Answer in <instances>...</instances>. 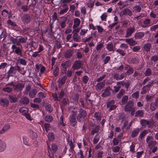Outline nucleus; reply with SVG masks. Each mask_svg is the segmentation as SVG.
I'll return each instance as SVG.
<instances>
[{"label": "nucleus", "mask_w": 158, "mask_h": 158, "mask_svg": "<svg viewBox=\"0 0 158 158\" xmlns=\"http://www.w3.org/2000/svg\"><path fill=\"white\" fill-rule=\"evenodd\" d=\"M23 142L24 144L26 145H29L28 139L26 136H23Z\"/></svg>", "instance_id": "nucleus-62"}, {"label": "nucleus", "mask_w": 158, "mask_h": 158, "mask_svg": "<svg viewBox=\"0 0 158 158\" xmlns=\"http://www.w3.org/2000/svg\"><path fill=\"white\" fill-rule=\"evenodd\" d=\"M151 47V44L150 43L145 44L143 46L144 49L147 52L150 51Z\"/></svg>", "instance_id": "nucleus-33"}, {"label": "nucleus", "mask_w": 158, "mask_h": 158, "mask_svg": "<svg viewBox=\"0 0 158 158\" xmlns=\"http://www.w3.org/2000/svg\"><path fill=\"white\" fill-rule=\"evenodd\" d=\"M115 102L114 100H112L107 102L106 107L107 108H109V111L113 110L116 108V105H114Z\"/></svg>", "instance_id": "nucleus-9"}, {"label": "nucleus", "mask_w": 158, "mask_h": 158, "mask_svg": "<svg viewBox=\"0 0 158 158\" xmlns=\"http://www.w3.org/2000/svg\"><path fill=\"white\" fill-rule=\"evenodd\" d=\"M150 90V89L148 88L146 86H144L142 88V90L140 92L141 94H145L148 92Z\"/></svg>", "instance_id": "nucleus-40"}, {"label": "nucleus", "mask_w": 158, "mask_h": 158, "mask_svg": "<svg viewBox=\"0 0 158 158\" xmlns=\"http://www.w3.org/2000/svg\"><path fill=\"white\" fill-rule=\"evenodd\" d=\"M72 112L74 113L70 116L69 120L71 125L73 127H74L77 124V123L76 118L77 113L73 111H72Z\"/></svg>", "instance_id": "nucleus-6"}, {"label": "nucleus", "mask_w": 158, "mask_h": 158, "mask_svg": "<svg viewBox=\"0 0 158 158\" xmlns=\"http://www.w3.org/2000/svg\"><path fill=\"white\" fill-rule=\"evenodd\" d=\"M73 40L76 42H80L81 40L80 36L76 33H74L73 36Z\"/></svg>", "instance_id": "nucleus-26"}, {"label": "nucleus", "mask_w": 158, "mask_h": 158, "mask_svg": "<svg viewBox=\"0 0 158 158\" xmlns=\"http://www.w3.org/2000/svg\"><path fill=\"white\" fill-rule=\"evenodd\" d=\"M48 137L50 141H53L55 139V135L52 132H49L48 135Z\"/></svg>", "instance_id": "nucleus-35"}, {"label": "nucleus", "mask_w": 158, "mask_h": 158, "mask_svg": "<svg viewBox=\"0 0 158 158\" xmlns=\"http://www.w3.org/2000/svg\"><path fill=\"white\" fill-rule=\"evenodd\" d=\"M16 70L17 69H16L15 67L11 66L7 72V74H6V78L8 79L10 77L14 76L16 73Z\"/></svg>", "instance_id": "nucleus-7"}, {"label": "nucleus", "mask_w": 158, "mask_h": 158, "mask_svg": "<svg viewBox=\"0 0 158 158\" xmlns=\"http://www.w3.org/2000/svg\"><path fill=\"white\" fill-rule=\"evenodd\" d=\"M29 132L30 133L32 139H37V135L33 130L30 129L29 130Z\"/></svg>", "instance_id": "nucleus-36"}, {"label": "nucleus", "mask_w": 158, "mask_h": 158, "mask_svg": "<svg viewBox=\"0 0 158 158\" xmlns=\"http://www.w3.org/2000/svg\"><path fill=\"white\" fill-rule=\"evenodd\" d=\"M67 78V76H64L62 77L60 80L59 81V86L61 87L63 85H64L65 83V81Z\"/></svg>", "instance_id": "nucleus-29"}, {"label": "nucleus", "mask_w": 158, "mask_h": 158, "mask_svg": "<svg viewBox=\"0 0 158 158\" xmlns=\"http://www.w3.org/2000/svg\"><path fill=\"white\" fill-rule=\"evenodd\" d=\"M125 69L127 70L126 73L128 75L131 74L133 73L134 69L129 65H126L125 67Z\"/></svg>", "instance_id": "nucleus-15"}, {"label": "nucleus", "mask_w": 158, "mask_h": 158, "mask_svg": "<svg viewBox=\"0 0 158 158\" xmlns=\"http://www.w3.org/2000/svg\"><path fill=\"white\" fill-rule=\"evenodd\" d=\"M158 98L154 102L152 103L150 105V109L152 111L155 110L158 106Z\"/></svg>", "instance_id": "nucleus-17"}, {"label": "nucleus", "mask_w": 158, "mask_h": 158, "mask_svg": "<svg viewBox=\"0 0 158 158\" xmlns=\"http://www.w3.org/2000/svg\"><path fill=\"white\" fill-rule=\"evenodd\" d=\"M145 34L143 32H139L136 33L134 35V37L136 39H139L143 37Z\"/></svg>", "instance_id": "nucleus-22"}, {"label": "nucleus", "mask_w": 158, "mask_h": 158, "mask_svg": "<svg viewBox=\"0 0 158 158\" xmlns=\"http://www.w3.org/2000/svg\"><path fill=\"white\" fill-rule=\"evenodd\" d=\"M147 131L144 130L140 133L139 135V138L140 139H142L148 133Z\"/></svg>", "instance_id": "nucleus-57"}, {"label": "nucleus", "mask_w": 158, "mask_h": 158, "mask_svg": "<svg viewBox=\"0 0 158 158\" xmlns=\"http://www.w3.org/2000/svg\"><path fill=\"white\" fill-rule=\"evenodd\" d=\"M44 127L46 131L48 132L50 128H51V126L48 123H45L44 124Z\"/></svg>", "instance_id": "nucleus-64"}, {"label": "nucleus", "mask_w": 158, "mask_h": 158, "mask_svg": "<svg viewBox=\"0 0 158 158\" xmlns=\"http://www.w3.org/2000/svg\"><path fill=\"white\" fill-rule=\"evenodd\" d=\"M21 9L24 12L27 11L29 10V8L27 5H23L21 6Z\"/></svg>", "instance_id": "nucleus-61"}, {"label": "nucleus", "mask_w": 158, "mask_h": 158, "mask_svg": "<svg viewBox=\"0 0 158 158\" xmlns=\"http://www.w3.org/2000/svg\"><path fill=\"white\" fill-rule=\"evenodd\" d=\"M152 71L149 68H147L144 73L145 76H149L152 74Z\"/></svg>", "instance_id": "nucleus-49"}, {"label": "nucleus", "mask_w": 158, "mask_h": 158, "mask_svg": "<svg viewBox=\"0 0 158 158\" xmlns=\"http://www.w3.org/2000/svg\"><path fill=\"white\" fill-rule=\"evenodd\" d=\"M153 139V137L152 136H148L146 139V142L150 149H152L157 143V142Z\"/></svg>", "instance_id": "nucleus-3"}, {"label": "nucleus", "mask_w": 158, "mask_h": 158, "mask_svg": "<svg viewBox=\"0 0 158 158\" xmlns=\"http://www.w3.org/2000/svg\"><path fill=\"white\" fill-rule=\"evenodd\" d=\"M44 120L45 121L50 123L53 120V118L51 115H47L45 117Z\"/></svg>", "instance_id": "nucleus-47"}, {"label": "nucleus", "mask_w": 158, "mask_h": 158, "mask_svg": "<svg viewBox=\"0 0 158 158\" xmlns=\"http://www.w3.org/2000/svg\"><path fill=\"white\" fill-rule=\"evenodd\" d=\"M17 70L21 74L24 75L26 73V71L24 70V68H21L19 66H16Z\"/></svg>", "instance_id": "nucleus-34"}, {"label": "nucleus", "mask_w": 158, "mask_h": 158, "mask_svg": "<svg viewBox=\"0 0 158 158\" xmlns=\"http://www.w3.org/2000/svg\"><path fill=\"white\" fill-rule=\"evenodd\" d=\"M11 49L13 50V52H14L16 54L21 56H22V50L19 47L13 44L12 46Z\"/></svg>", "instance_id": "nucleus-8"}, {"label": "nucleus", "mask_w": 158, "mask_h": 158, "mask_svg": "<svg viewBox=\"0 0 158 158\" xmlns=\"http://www.w3.org/2000/svg\"><path fill=\"white\" fill-rule=\"evenodd\" d=\"M82 61L80 60H76L72 65V68L74 69H78L81 68L83 65Z\"/></svg>", "instance_id": "nucleus-10"}, {"label": "nucleus", "mask_w": 158, "mask_h": 158, "mask_svg": "<svg viewBox=\"0 0 158 158\" xmlns=\"http://www.w3.org/2000/svg\"><path fill=\"white\" fill-rule=\"evenodd\" d=\"M6 148V144L0 139V152H3Z\"/></svg>", "instance_id": "nucleus-28"}, {"label": "nucleus", "mask_w": 158, "mask_h": 158, "mask_svg": "<svg viewBox=\"0 0 158 158\" xmlns=\"http://www.w3.org/2000/svg\"><path fill=\"white\" fill-rule=\"evenodd\" d=\"M2 90L5 93L7 92L8 93H10L13 91V89L10 87H6L3 88L2 89Z\"/></svg>", "instance_id": "nucleus-38"}, {"label": "nucleus", "mask_w": 158, "mask_h": 158, "mask_svg": "<svg viewBox=\"0 0 158 158\" xmlns=\"http://www.w3.org/2000/svg\"><path fill=\"white\" fill-rule=\"evenodd\" d=\"M125 92V90L123 89H120L119 92L117 95V98L118 99L121 98L122 96L124 94Z\"/></svg>", "instance_id": "nucleus-42"}, {"label": "nucleus", "mask_w": 158, "mask_h": 158, "mask_svg": "<svg viewBox=\"0 0 158 158\" xmlns=\"http://www.w3.org/2000/svg\"><path fill=\"white\" fill-rule=\"evenodd\" d=\"M79 95L78 94H75L73 96V99H74L73 102L76 104H77L78 102V99L79 98Z\"/></svg>", "instance_id": "nucleus-52"}, {"label": "nucleus", "mask_w": 158, "mask_h": 158, "mask_svg": "<svg viewBox=\"0 0 158 158\" xmlns=\"http://www.w3.org/2000/svg\"><path fill=\"white\" fill-rule=\"evenodd\" d=\"M151 19H146L143 22L144 25H141L142 27L144 28L150 26L151 23Z\"/></svg>", "instance_id": "nucleus-25"}, {"label": "nucleus", "mask_w": 158, "mask_h": 158, "mask_svg": "<svg viewBox=\"0 0 158 158\" xmlns=\"http://www.w3.org/2000/svg\"><path fill=\"white\" fill-rule=\"evenodd\" d=\"M124 109L125 112L131 113V116H133L135 112V108L134 107L133 102L131 100L129 101L125 106Z\"/></svg>", "instance_id": "nucleus-1"}, {"label": "nucleus", "mask_w": 158, "mask_h": 158, "mask_svg": "<svg viewBox=\"0 0 158 158\" xmlns=\"http://www.w3.org/2000/svg\"><path fill=\"white\" fill-rule=\"evenodd\" d=\"M100 129V126L98 125H97L94 129L91 132V134L92 135H94L95 133H97Z\"/></svg>", "instance_id": "nucleus-41"}, {"label": "nucleus", "mask_w": 158, "mask_h": 158, "mask_svg": "<svg viewBox=\"0 0 158 158\" xmlns=\"http://www.w3.org/2000/svg\"><path fill=\"white\" fill-rule=\"evenodd\" d=\"M81 80L84 84H87L89 80V77L86 76H85L81 78Z\"/></svg>", "instance_id": "nucleus-56"}, {"label": "nucleus", "mask_w": 158, "mask_h": 158, "mask_svg": "<svg viewBox=\"0 0 158 158\" xmlns=\"http://www.w3.org/2000/svg\"><path fill=\"white\" fill-rule=\"evenodd\" d=\"M139 96V92L138 91H137L134 93L132 95L131 97L135 99H138Z\"/></svg>", "instance_id": "nucleus-53"}, {"label": "nucleus", "mask_w": 158, "mask_h": 158, "mask_svg": "<svg viewBox=\"0 0 158 158\" xmlns=\"http://www.w3.org/2000/svg\"><path fill=\"white\" fill-rule=\"evenodd\" d=\"M106 48L109 52H114L115 51V46L113 44L110 43L106 44Z\"/></svg>", "instance_id": "nucleus-20"}, {"label": "nucleus", "mask_w": 158, "mask_h": 158, "mask_svg": "<svg viewBox=\"0 0 158 158\" xmlns=\"http://www.w3.org/2000/svg\"><path fill=\"white\" fill-rule=\"evenodd\" d=\"M135 117H142L144 114V111L143 110H138L135 112Z\"/></svg>", "instance_id": "nucleus-24"}, {"label": "nucleus", "mask_w": 158, "mask_h": 158, "mask_svg": "<svg viewBox=\"0 0 158 158\" xmlns=\"http://www.w3.org/2000/svg\"><path fill=\"white\" fill-rule=\"evenodd\" d=\"M87 115L86 111L81 108L78 110V114L77 116V120L79 122H83L85 120V117Z\"/></svg>", "instance_id": "nucleus-2"}, {"label": "nucleus", "mask_w": 158, "mask_h": 158, "mask_svg": "<svg viewBox=\"0 0 158 158\" xmlns=\"http://www.w3.org/2000/svg\"><path fill=\"white\" fill-rule=\"evenodd\" d=\"M69 65V61H67L62 63L61 64V66L65 70H66L67 68Z\"/></svg>", "instance_id": "nucleus-39"}, {"label": "nucleus", "mask_w": 158, "mask_h": 158, "mask_svg": "<svg viewBox=\"0 0 158 158\" xmlns=\"http://www.w3.org/2000/svg\"><path fill=\"white\" fill-rule=\"evenodd\" d=\"M85 102L87 103V105L92 107L93 106L92 102L93 101L89 99V98H85Z\"/></svg>", "instance_id": "nucleus-60"}, {"label": "nucleus", "mask_w": 158, "mask_h": 158, "mask_svg": "<svg viewBox=\"0 0 158 158\" xmlns=\"http://www.w3.org/2000/svg\"><path fill=\"white\" fill-rule=\"evenodd\" d=\"M110 87L109 86L104 90V92L102 94V96L103 97H108L110 95Z\"/></svg>", "instance_id": "nucleus-19"}, {"label": "nucleus", "mask_w": 158, "mask_h": 158, "mask_svg": "<svg viewBox=\"0 0 158 158\" xmlns=\"http://www.w3.org/2000/svg\"><path fill=\"white\" fill-rule=\"evenodd\" d=\"M105 81H104L101 82L97 84L95 86V89L97 91H100L105 86Z\"/></svg>", "instance_id": "nucleus-16"}, {"label": "nucleus", "mask_w": 158, "mask_h": 158, "mask_svg": "<svg viewBox=\"0 0 158 158\" xmlns=\"http://www.w3.org/2000/svg\"><path fill=\"white\" fill-rule=\"evenodd\" d=\"M62 7H64V8L60 11L59 14L60 15H62L66 13L69 9V7L66 4H64Z\"/></svg>", "instance_id": "nucleus-30"}, {"label": "nucleus", "mask_w": 158, "mask_h": 158, "mask_svg": "<svg viewBox=\"0 0 158 158\" xmlns=\"http://www.w3.org/2000/svg\"><path fill=\"white\" fill-rule=\"evenodd\" d=\"M135 31V28L134 27H131L127 28L126 31V34L125 37L126 38H128L130 37Z\"/></svg>", "instance_id": "nucleus-12"}, {"label": "nucleus", "mask_w": 158, "mask_h": 158, "mask_svg": "<svg viewBox=\"0 0 158 158\" xmlns=\"http://www.w3.org/2000/svg\"><path fill=\"white\" fill-rule=\"evenodd\" d=\"M116 51L122 56H124L126 54V52L124 51L119 48L117 49Z\"/></svg>", "instance_id": "nucleus-54"}, {"label": "nucleus", "mask_w": 158, "mask_h": 158, "mask_svg": "<svg viewBox=\"0 0 158 158\" xmlns=\"http://www.w3.org/2000/svg\"><path fill=\"white\" fill-rule=\"evenodd\" d=\"M37 93L36 89H32L29 93V96L30 98H33L35 97V95Z\"/></svg>", "instance_id": "nucleus-32"}, {"label": "nucleus", "mask_w": 158, "mask_h": 158, "mask_svg": "<svg viewBox=\"0 0 158 158\" xmlns=\"http://www.w3.org/2000/svg\"><path fill=\"white\" fill-rule=\"evenodd\" d=\"M120 150V147L119 146H116L112 148V150L113 152L117 153L119 152Z\"/></svg>", "instance_id": "nucleus-58"}, {"label": "nucleus", "mask_w": 158, "mask_h": 158, "mask_svg": "<svg viewBox=\"0 0 158 158\" xmlns=\"http://www.w3.org/2000/svg\"><path fill=\"white\" fill-rule=\"evenodd\" d=\"M130 61L132 64H136L139 63V60L138 58L133 57L131 58Z\"/></svg>", "instance_id": "nucleus-55"}, {"label": "nucleus", "mask_w": 158, "mask_h": 158, "mask_svg": "<svg viewBox=\"0 0 158 158\" xmlns=\"http://www.w3.org/2000/svg\"><path fill=\"white\" fill-rule=\"evenodd\" d=\"M22 102L24 104H27L29 102V99L26 97H24L22 99Z\"/></svg>", "instance_id": "nucleus-51"}, {"label": "nucleus", "mask_w": 158, "mask_h": 158, "mask_svg": "<svg viewBox=\"0 0 158 158\" xmlns=\"http://www.w3.org/2000/svg\"><path fill=\"white\" fill-rule=\"evenodd\" d=\"M45 109L49 113H51L53 110V107L51 105L48 104L46 106Z\"/></svg>", "instance_id": "nucleus-46"}, {"label": "nucleus", "mask_w": 158, "mask_h": 158, "mask_svg": "<svg viewBox=\"0 0 158 158\" xmlns=\"http://www.w3.org/2000/svg\"><path fill=\"white\" fill-rule=\"evenodd\" d=\"M140 123L143 127H145L148 125V127L150 128L153 125L154 122L152 120H148L143 119L140 120Z\"/></svg>", "instance_id": "nucleus-4"}, {"label": "nucleus", "mask_w": 158, "mask_h": 158, "mask_svg": "<svg viewBox=\"0 0 158 158\" xmlns=\"http://www.w3.org/2000/svg\"><path fill=\"white\" fill-rule=\"evenodd\" d=\"M124 40L131 46H134L137 44V42L134 40L133 38L126 39Z\"/></svg>", "instance_id": "nucleus-18"}, {"label": "nucleus", "mask_w": 158, "mask_h": 158, "mask_svg": "<svg viewBox=\"0 0 158 158\" xmlns=\"http://www.w3.org/2000/svg\"><path fill=\"white\" fill-rule=\"evenodd\" d=\"M31 89V86L30 85H27L26 88V89L23 93L24 94L27 95V94L28 92Z\"/></svg>", "instance_id": "nucleus-63"}, {"label": "nucleus", "mask_w": 158, "mask_h": 158, "mask_svg": "<svg viewBox=\"0 0 158 158\" xmlns=\"http://www.w3.org/2000/svg\"><path fill=\"white\" fill-rule=\"evenodd\" d=\"M123 15H127L130 16L132 15V11L128 8H126L123 9L121 12Z\"/></svg>", "instance_id": "nucleus-14"}, {"label": "nucleus", "mask_w": 158, "mask_h": 158, "mask_svg": "<svg viewBox=\"0 0 158 158\" xmlns=\"http://www.w3.org/2000/svg\"><path fill=\"white\" fill-rule=\"evenodd\" d=\"M73 52L70 50H67L64 54V56L65 58H70L72 56Z\"/></svg>", "instance_id": "nucleus-31"}, {"label": "nucleus", "mask_w": 158, "mask_h": 158, "mask_svg": "<svg viewBox=\"0 0 158 158\" xmlns=\"http://www.w3.org/2000/svg\"><path fill=\"white\" fill-rule=\"evenodd\" d=\"M81 21L78 18H76L74 19V24L73 26V28L75 29L78 27L80 24Z\"/></svg>", "instance_id": "nucleus-23"}, {"label": "nucleus", "mask_w": 158, "mask_h": 158, "mask_svg": "<svg viewBox=\"0 0 158 158\" xmlns=\"http://www.w3.org/2000/svg\"><path fill=\"white\" fill-rule=\"evenodd\" d=\"M128 100V97L127 95L124 96L122 99V104L124 105L127 103Z\"/></svg>", "instance_id": "nucleus-50"}, {"label": "nucleus", "mask_w": 158, "mask_h": 158, "mask_svg": "<svg viewBox=\"0 0 158 158\" xmlns=\"http://www.w3.org/2000/svg\"><path fill=\"white\" fill-rule=\"evenodd\" d=\"M25 83L23 82H18L14 85V90L15 92H19L23 90L24 87Z\"/></svg>", "instance_id": "nucleus-5"}, {"label": "nucleus", "mask_w": 158, "mask_h": 158, "mask_svg": "<svg viewBox=\"0 0 158 158\" xmlns=\"http://www.w3.org/2000/svg\"><path fill=\"white\" fill-rule=\"evenodd\" d=\"M22 21L24 24L29 23L31 20L30 16L28 14H26L24 15L21 18Z\"/></svg>", "instance_id": "nucleus-11"}, {"label": "nucleus", "mask_w": 158, "mask_h": 158, "mask_svg": "<svg viewBox=\"0 0 158 158\" xmlns=\"http://www.w3.org/2000/svg\"><path fill=\"white\" fill-rule=\"evenodd\" d=\"M8 99L11 103H15L18 100V98L15 95H10L8 97Z\"/></svg>", "instance_id": "nucleus-27"}, {"label": "nucleus", "mask_w": 158, "mask_h": 158, "mask_svg": "<svg viewBox=\"0 0 158 158\" xmlns=\"http://www.w3.org/2000/svg\"><path fill=\"white\" fill-rule=\"evenodd\" d=\"M27 40V37H23L22 36H21L18 40V41L16 43V45L19 46L20 43H26Z\"/></svg>", "instance_id": "nucleus-21"}, {"label": "nucleus", "mask_w": 158, "mask_h": 158, "mask_svg": "<svg viewBox=\"0 0 158 158\" xmlns=\"http://www.w3.org/2000/svg\"><path fill=\"white\" fill-rule=\"evenodd\" d=\"M9 101L6 98H0V104L4 107H7L9 104Z\"/></svg>", "instance_id": "nucleus-13"}, {"label": "nucleus", "mask_w": 158, "mask_h": 158, "mask_svg": "<svg viewBox=\"0 0 158 158\" xmlns=\"http://www.w3.org/2000/svg\"><path fill=\"white\" fill-rule=\"evenodd\" d=\"M139 130L138 128L135 129L134 130L131 134V136L133 138L139 134Z\"/></svg>", "instance_id": "nucleus-37"}, {"label": "nucleus", "mask_w": 158, "mask_h": 158, "mask_svg": "<svg viewBox=\"0 0 158 158\" xmlns=\"http://www.w3.org/2000/svg\"><path fill=\"white\" fill-rule=\"evenodd\" d=\"M134 10H133V12L135 13H138L140 12L141 10V8L140 6L139 5H136L134 7Z\"/></svg>", "instance_id": "nucleus-48"}, {"label": "nucleus", "mask_w": 158, "mask_h": 158, "mask_svg": "<svg viewBox=\"0 0 158 158\" xmlns=\"http://www.w3.org/2000/svg\"><path fill=\"white\" fill-rule=\"evenodd\" d=\"M66 22L67 19H65L60 22V24L61 28H64L66 27Z\"/></svg>", "instance_id": "nucleus-59"}, {"label": "nucleus", "mask_w": 158, "mask_h": 158, "mask_svg": "<svg viewBox=\"0 0 158 158\" xmlns=\"http://www.w3.org/2000/svg\"><path fill=\"white\" fill-rule=\"evenodd\" d=\"M54 67H55V68L53 71V73L55 76L57 77L58 76L59 73V68L58 66L56 65H55Z\"/></svg>", "instance_id": "nucleus-45"}, {"label": "nucleus", "mask_w": 158, "mask_h": 158, "mask_svg": "<svg viewBox=\"0 0 158 158\" xmlns=\"http://www.w3.org/2000/svg\"><path fill=\"white\" fill-rule=\"evenodd\" d=\"M94 117L97 120L100 121L101 119V113L98 112H95L94 114Z\"/></svg>", "instance_id": "nucleus-43"}, {"label": "nucleus", "mask_w": 158, "mask_h": 158, "mask_svg": "<svg viewBox=\"0 0 158 158\" xmlns=\"http://www.w3.org/2000/svg\"><path fill=\"white\" fill-rule=\"evenodd\" d=\"M19 111L23 113V114H25L29 111V109L27 108L22 107L19 110Z\"/></svg>", "instance_id": "nucleus-44"}]
</instances>
